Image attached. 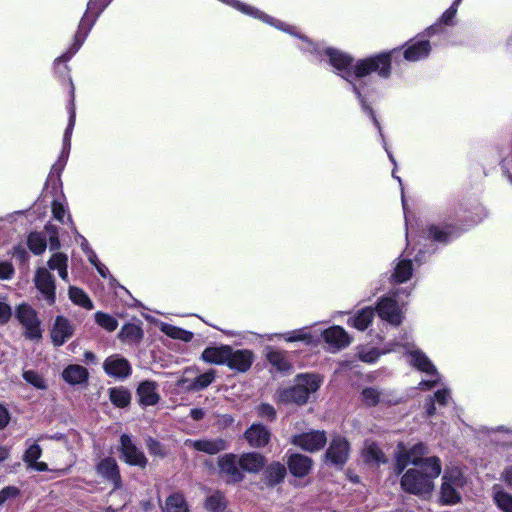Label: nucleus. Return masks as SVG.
Wrapping results in <instances>:
<instances>
[{
  "label": "nucleus",
  "mask_w": 512,
  "mask_h": 512,
  "mask_svg": "<svg viewBox=\"0 0 512 512\" xmlns=\"http://www.w3.org/2000/svg\"><path fill=\"white\" fill-rule=\"evenodd\" d=\"M15 269L8 261H0V280H9L13 277Z\"/></svg>",
  "instance_id": "61"
},
{
  "label": "nucleus",
  "mask_w": 512,
  "mask_h": 512,
  "mask_svg": "<svg viewBox=\"0 0 512 512\" xmlns=\"http://www.w3.org/2000/svg\"><path fill=\"white\" fill-rule=\"evenodd\" d=\"M27 246L34 255H42L47 248V239L43 233L32 231L27 236Z\"/></svg>",
  "instance_id": "39"
},
{
  "label": "nucleus",
  "mask_w": 512,
  "mask_h": 512,
  "mask_svg": "<svg viewBox=\"0 0 512 512\" xmlns=\"http://www.w3.org/2000/svg\"><path fill=\"white\" fill-rule=\"evenodd\" d=\"M243 474H259L267 463L264 454L257 451L244 452L238 455Z\"/></svg>",
  "instance_id": "24"
},
{
  "label": "nucleus",
  "mask_w": 512,
  "mask_h": 512,
  "mask_svg": "<svg viewBox=\"0 0 512 512\" xmlns=\"http://www.w3.org/2000/svg\"><path fill=\"white\" fill-rule=\"evenodd\" d=\"M362 458L366 464H386L388 459L377 443L371 442L362 451Z\"/></svg>",
  "instance_id": "36"
},
{
  "label": "nucleus",
  "mask_w": 512,
  "mask_h": 512,
  "mask_svg": "<svg viewBox=\"0 0 512 512\" xmlns=\"http://www.w3.org/2000/svg\"><path fill=\"white\" fill-rule=\"evenodd\" d=\"M262 475L260 482L262 488L269 490L278 488L281 486L287 477V468L284 463L273 460L270 463H266L264 469L261 471Z\"/></svg>",
  "instance_id": "12"
},
{
  "label": "nucleus",
  "mask_w": 512,
  "mask_h": 512,
  "mask_svg": "<svg viewBox=\"0 0 512 512\" xmlns=\"http://www.w3.org/2000/svg\"><path fill=\"white\" fill-rule=\"evenodd\" d=\"M66 163H67L66 159H61L59 157L57 162L54 163L52 168H51V171H50V174H49V179L53 180L54 175H56L57 180L60 181V175H61V173H62Z\"/></svg>",
  "instance_id": "63"
},
{
  "label": "nucleus",
  "mask_w": 512,
  "mask_h": 512,
  "mask_svg": "<svg viewBox=\"0 0 512 512\" xmlns=\"http://www.w3.org/2000/svg\"><path fill=\"white\" fill-rule=\"evenodd\" d=\"M409 463H411V460L406 454V447L403 442H399L397 445V452L395 453L394 473L396 475H403V472Z\"/></svg>",
  "instance_id": "45"
},
{
  "label": "nucleus",
  "mask_w": 512,
  "mask_h": 512,
  "mask_svg": "<svg viewBox=\"0 0 512 512\" xmlns=\"http://www.w3.org/2000/svg\"><path fill=\"white\" fill-rule=\"evenodd\" d=\"M146 448L150 455L165 458L168 454L164 445L157 439L149 436L145 439Z\"/></svg>",
  "instance_id": "51"
},
{
  "label": "nucleus",
  "mask_w": 512,
  "mask_h": 512,
  "mask_svg": "<svg viewBox=\"0 0 512 512\" xmlns=\"http://www.w3.org/2000/svg\"><path fill=\"white\" fill-rule=\"evenodd\" d=\"M68 264V257L62 252H56L52 254L47 262V266L51 270H58Z\"/></svg>",
  "instance_id": "56"
},
{
  "label": "nucleus",
  "mask_w": 512,
  "mask_h": 512,
  "mask_svg": "<svg viewBox=\"0 0 512 512\" xmlns=\"http://www.w3.org/2000/svg\"><path fill=\"white\" fill-rule=\"evenodd\" d=\"M108 395L110 402L116 407V408H126L131 403V392L130 390L125 386H115L108 389Z\"/></svg>",
  "instance_id": "33"
},
{
  "label": "nucleus",
  "mask_w": 512,
  "mask_h": 512,
  "mask_svg": "<svg viewBox=\"0 0 512 512\" xmlns=\"http://www.w3.org/2000/svg\"><path fill=\"white\" fill-rule=\"evenodd\" d=\"M460 480V473L453 475L445 473L442 477L439 502L441 505H455L461 501V495L456 489Z\"/></svg>",
  "instance_id": "19"
},
{
  "label": "nucleus",
  "mask_w": 512,
  "mask_h": 512,
  "mask_svg": "<svg viewBox=\"0 0 512 512\" xmlns=\"http://www.w3.org/2000/svg\"><path fill=\"white\" fill-rule=\"evenodd\" d=\"M375 313L384 321L391 325L400 326L403 321V316L398 302L393 297H381L378 299Z\"/></svg>",
  "instance_id": "13"
},
{
  "label": "nucleus",
  "mask_w": 512,
  "mask_h": 512,
  "mask_svg": "<svg viewBox=\"0 0 512 512\" xmlns=\"http://www.w3.org/2000/svg\"><path fill=\"white\" fill-rule=\"evenodd\" d=\"M243 438L251 448L263 449L270 444L272 432L264 424L255 422L244 431Z\"/></svg>",
  "instance_id": "14"
},
{
  "label": "nucleus",
  "mask_w": 512,
  "mask_h": 512,
  "mask_svg": "<svg viewBox=\"0 0 512 512\" xmlns=\"http://www.w3.org/2000/svg\"><path fill=\"white\" fill-rule=\"evenodd\" d=\"M15 316L19 323L25 328V337L29 340L42 338L41 321L37 312L27 303H21L16 308Z\"/></svg>",
  "instance_id": "8"
},
{
  "label": "nucleus",
  "mask_w": 512,
  "mask_h": 512,
  "mask_svg": "<svg viewBox=\"0 0 512 512\" xmlns=\"http://www.w3.org/2000/svg\"><path fill=\"white\" fill-rule=\"evenodd\" d=\"M94 318L96 324L108 332H113L118 327L117 319L108 313L98 311L95 313Z\"/></svg>",
  "instance_id": "47"
},
{
  "label": "nucleus",
  "mask_w": 512,
  "mask_h": 512,
  "mask_svg": "<svg viewBox=\"0 0 512 512\" xmlns=\"http://www.w3.org/2000/svg\"><path fill=\"white\" fill-rule=\"evenodd\" d=\"M69 119L67 127L64 131L63 140H71L73 129L76 122V107H75V87L71 88L70 101L68 106Z\"/></svg>",
  "instance_id": "44"
},
{
  "label": "nucleus",
  "mask_w": 512,
  "mask_h": 512,
  "mask_svg": "<svg viewBox=\"0 0 512 512\" xmlns=\"http://www.w3.org/2000/svg\"><path fill=\"white\" fill-rule=\"evenodd\" d=\"M401 49L403 59L408 62H416L429 56L432 47L429 40L426 39H410L405 42Z\"/></svg>",
  "instance_id": "16"
},
{
  "label": "nucleus",
  "mask_w": 512,
  "mask_h": 512,
  "mask_svg": "<svg viewBox=\"0 0 512 512\" xmlns=\"http://www.w3.org/2000/svg\"><path fill=\"white\" fill-rule=\"evenodd\" d=\"M323 340L336 350L346 348L351 343V337L341 326H331L322 332Z\"/></svg>",
  "instance_id": "26"
},
{
  "label": "nucleus",
  "mask_w": 512,
  "mask_h": 512,
  "mask_svg": "<svg viewBox=\"0 0 512 512\" xmlns=\"http://www.w3.org/2000/svg\"><path fill=\"white\" fill-rule=\"evenodd\" d=\"M400 54L401 49L393 48L359 59L353 67L354 77L358 81H365V77L376 73L380 78L388 79L392 74V62H398Z\"/></svg>",
  "instance_id": "2"
},
{
  "label": "nucleus",
  "mask_w": 512,
  "mask_h": 512,
  "mask_svg": "<svg viewBox=\"0 0 512 512\" xmlns=\"http://www.w3.org/2000/svg\"><path fill=\"white\" fill-rule=\"evenodd\" d=\"M11 255L19 265H26L29 262L30 256L26 248L22 244L15 245L12 249Z\"/></svg>",
  "instance_id": "57"
},
{
  "label": "nucleus",
  "mask_w": 512,
  "mask_h": 512,
  "mask_svg": "<svg viewBox=\"0 0 512 512\" xmlns=\"http://www.w3.org/2000/svg\"><path fill=\"white\" fill-rule=\"evenodd\" d=\"M285 340L287 342H298L302 341L307 345L314 343V339L311 333L306 332L304 329H296L286 334Z\"/></svg>",
  "instance_id": "53"
},
{
  "label": "nucleus",
  "mask_w": 512,
  "mask_h": 512,
  "mask_svg": "<svg viewBox=\"0 0 512 512\" xmlns=\"http://www.w3.org/2000/svg\"><path fill=\"white\" fill-rule=\"evenodd\" d=\"M161 331L172 339L184 342H190L194 337L193 332L167 323L162 324Z\"/></svg>",
  "instance_id": "43"
},
{
  "label": "nucleus",
  "mask_w": 512,
  "mask_h": 512,
  "mask_svg": "<svg viewBox=\"0 0 512 512\" xmlns=\"http://www.w3.org/2000/svg\"><path fill=\"white\" fill-rule=\"evenodd\" d=\"M68 295L70 300L75 304L84 309L91 310L94 305L92 300L89 298L87 293L79 287L70 286L68 289Z\"/></svg>",
  "instance_id": "40"
},
{
  "label": "nucleus",
  "mask_w": 512,
  "mask_h": 512,
  "mask_svg": "<svg viewBox=\"0 0 512 512\" xmlns=\"http://www.w3.org/2000/svg\"><path fill=\"white\" fill-rule=\"evenodd\" d=\"M254 362V354L248 349L234 350L230 348V355L227 361V367L238 373L247 372Z\"/></svg>",
  "instance_id": "23"
},
{
  "label": "nucleus",
  "mask_w": 512,
  "mask_h": 512,
  "mask_svg": "<svg viewBox=\"0 0 512 512\" xmlns=\"http://www.w3.org/2000/svg\"><path fill=\"white\" fill-rule=\"evenodd\" d=\"M351 446L349 441L342 436H335L329 443L324 453L323 461L325 464L342 470L349 460Z\"/></svg>",
  "instance_id": "7"
},
{
  "label": "nucleus",
  "mask_w": 512,
  "mask_h": 512,
  "mask_svg": "<svg viewBox=\"0 0 512 512\" xmlns=\"http://www.w3.org/2000/svg\"><path fill=\"white\" fill-rule=\"evenodd\" d=\"M375 316V310L373 307L368 306L359 310L353 317H350L347 321L348 325L359 330L365 331L372 323Z\"/></svg>",
  "instance_id": "30"
},
{
  "label": "nucleus",
  "mask_w": 512,
  "mask_h": 512,
  "mask_svg": "<svg viewBox=\"0 0 512 512\" xmlns=\"http://www.w3.org/2000/svg\"><path fill=\"white\" fill-rule=\"evenodd\" d=\"M256 412L258 417L268 420L269 422H273L277 418V411L273 407V405L269 403H261L257 406Z\"/></svg>",
  "instance_id": "54"
},
{
  "label": "nucleus",
  "mask_w": 512,
  "mask_h": 512,
  "mask_svg": "<svg viewBox=\"0 0 512 512\" xmlns=\"http://www.w3.org/2000/svg\"><path fill=\"white\" fill-rule=\"evenodd\" d=\"M65 55V53H63L61 56H59L58 58L55 59L54 61V70H55V74L57 75V77L62 80V81H68L69 85H70V90L69 92L71 91V88L74 87L73 85V82H72V79H71V76L69 74L70 72V68L69 66L67 65V62L70 60V59H63L62 57Z\"/></svg>",
  "instance_id": "46"
},
{
  "label": "nucleus",
  "mask_w": 512,
  "mask_h": 512,
  "mask_svg": "<svg viewBox=\"0 0 512 512\" xmlns=\"http://www.w3.org/2000/svg\"><path fill=\"white\" fill-rule=\"evenodd\" d=\"M138 404L141 407L157 405L161 399L158 392V384L154 380H144L136 388Z\"/></svg>",
  "instance_id": "22"
},
{
  "label": "nucleus",
  "mask_w": 512,
  "mask_h": 512,
  "mask_svg": "<svg viewBox=\"0 0 512 512\" xmlns=\"http://www.w3.org/2000/svg\"><path fill=\"white\" fill-rule=\"evenodd\" d=\"M22 377L27 383L37 389L44 390L47 388V384L43 376L34 370L24 371Z\"/></svg>",
  "instance_id": "52"
},
{
  "label": "nucleus",
  "mask_w": 512,
  "mask_h": 512,
  "mask_svg": "<svg viewBox=\"0 0 512 512\" xmlns=\"http://www.w3.org/2000/svg\"><path fill=\"white\" fill-rule=\"evenodd\" d=\"M108 3L109 0H89L86 12L98 17Z\"/></svg>",
  "instance_id": "59"
},
{
  "label": "nucleus",
  "mask_w": 512,
  "mask_h": 512,
  "mask_svg": "<svg viewBox=\"0 0 512 512\" xmlns=\"http://www.w3.org/2000/svg\"><path fill=\"white\" fill-rule=\"evenodd\" d=\"M428 467L410 468L403 473L400 485L406 493L425 498L434 490V480L442 471L441 460L438 456H430Z\"/></svg>",
  "instance_id": "1"
},
{
  "label": "nucleus",
  "mask_w": 512,
  "mask_h": 512,
  "mask_svg": "<svg viewBox=\"0 0 512 512\" xmlns=\"http://www.w3.org/2000/svg\"><path fill=\"white\" fill-rule=\"evenodd\" d=\"M290 443L303 451L314 453L326 446L327 435L324 430H312L292 435Z\"/></svg>",
  "instance_id": "10"
},
{
  "label": "nucleus",
  "mask_w": 512,
  "mask_h": 512,
  "mask_svg": "<svg viewBox=\"0 0 512 512\" xmlns=\"http://www.w3.org/2000/svg\"><path fill=\"white\" fill-rule=\"evenodd\" d=\"M494 502L502 512H512V495L506 491H496L493 495Z\"/></svg>",
  "instance_id": "48"
},
{
  "label": "nucleus",
  "mask_w": 512,
  "mask_h": 512,
  "mask_svg": "<svg viewBox=\"0 0 512 512\" xmlns=\"http://www.w3.org/2000/svg\"><path fill=\"white\" fill-rule=\"evenodd\" d=\"M234 423V417L230 414L219 415L216 421V425L219 429H227Z\"/></svg>",
  "instance_id": "64"
},
{
  "label": "nucleus",
  "mask_w": 512,
  "mask_h": 512,
  "mask_svg": "<svg viewBox=\"0 0 512 512\" xmlns=\"http://www.w3.org/2000/svg\"><path fill=\"white\" fill-rule=\"evenodd\" d=\"M74 325L65 316H56L52 325L50 336L55 347H60L74 334Z\"/></svg>",
  "instance_id": "21"
},
{
  "label": "nucleus",
  "mask_w": 512,
  "mask_h": 512,
  "mask_svg": "<svg viewBox=\"0 0 512 512\" xmlns=\"http://www.w3.org/2000/svg\"><path fill=\"white\" fill-rule=\"evenodd\" d=\"M34 283L47 303L53 305L56 301V283L54 276L46 268H38L35 272Z\"/></svg>",
  "instance_id": "18"
},
{
  "label": "nucleus",
  "mask_w": 512,
  "mask_h": 512,
  "mask_svg": "<svg viewBox=\"0 0 512 512\" xmlns=\"http://www.w3.org/2000/svg\"><path fill=\"white\" fill-rule=\"evenodd\" d=\"M97 17L90 13L85 12L78 25L77 32L74 36V42L70 48L65 52L63 59H71L74 54L78 52L82 44L84 43L88 33L93 27Z\"/></svg>",
  "instance_id": "20"
},
{
  "label": "nucleus",
  "mask_w": 512,
  "mask_h": 512,
  "mask_svg": "<svg viewBox=\"0 0 512 512\" xmlns=\"http://www.w3.org/2000/svg\"><path fill=\"white\" fill-rule=\"evenodd\" d=\"M380 351L377 348H371L369 350H362L358 352V358L365 363H375L380 357Z\"/></svg>",
  "instance_id": "60"
},
{
  "label": "nucleus",
  "mask_w": 512,
  "mask_h": 512,
  "mask_svg": "<svg viewBox=\"0 0 512 512\" xmlns=\"http://www.w3.org/2000/svg\"><path fill=\"white\" fill-rule=\"evenodd\" d=\"M215 379V371L213 369L208 370L205 373L198 375L190 385V389L199 391L207 388Z\"/></svg>",
  "instance_id": "49"
},
{
  "label": "nucleus",
  "mask_w": 512,
  "mask_h": 512,
  "mask_svg": "<svg viewBox=\"0 0 512 512\" xmlns=\"http://www.w3.org/2000/svg\"><path fill=\"white\" fill-rule=\"evenodd\" d=\"M62 377L65 382L71 385H77L87 382L89 373L84 366L71 364L63 370Z\"/></svg>",
  "instance_id": "32"
},
{
  "label": "nucleus",
  "mask_w": 512,
  "mask_h": 512,
  "mask_svg": "<svg viewBox=\"0 0 512 512\" xmlns=\"http://www.w3.org/2000/svg\"><path fill=\"white\" fill-rule=\"evenodd\" d=\"M284 464L287 468V474L290 473L296 479H303L311 473L314 461L307 455L288 450L285 454Z\"/></svg>",
  "instance_id": "11"
},
{
  "label": "nucleus",
  "mask_w": 512,
  "mask_h": 512,
  "mask_svg": "<svg viewBox=\"0 0 512 512\" xmlns=\"http://www.w3.org/2000/svg\"><path fill=\"white\" fill-rule=\"evenodd\" d=\"M367 86L368 85L366 81H358V83H352L351 89L353 93L356 95L362 110L368 114V116L373 121L374 125L380 130V122L378 121L372 106L367 102L363 95V92L365 91Z\"/></svg>",
  "instance_id": "31"
},
{
  "label": "nucleus",
  "mask_w": 512,
  "mask_h": 512,
  "mask_svg": "<svg viewBox=\"0 0 512 512\" xmlns=\"http://www.w3.org/2000/svg\"><path fill=\"white\" fill-rule=\"evenodd\" d=\"M164 512H188V506L184 496L180 493L169 495L165 501Z\"/></svg>",
  "instance_id": "42"
},
{
  "label": "nucleus",
  "mask_w": 512,
  "mask_h": 512,
  "mask_svg": "<svg viewBox=\"0 0 512 512\" xmlns=\"http://www.w3.org/2000/svg\"><path fill=\"white\" fill-rule=\"evenodd\" d=\"M464 232L465 228L456 223H446L443 226L431 224L427 227L428 238L444 245L448 244L452 239L460 237Z\"/></svg>",
  "instance_id": "15"
},
{
  "label": "nucleus",
  "mask_w": 512,
  "mask_h": 512,
  "mask_svg": "<svg viewBox=\"0 0 512 512\" xmlns=\"http://www.w3.org/2000/svg\"><path fill=\"white\" fill-rule=\"evenodd\" d=\"M411 364L421 372H425L429 375L437 374V369L426 356V354L420 350L412 351L410 353Z\"/></svg>",
  "instance_id": "37"
},
{
  "label": "nucleus",
  "mask_w": 512,
  "mask_h": 512,
  "mask_svg": "<svg viewBox=\"0 0 512 512\" xmlns=\"http://www.w3.org/2000/svg\"><path fill=\"white\" fill-rule=\"evenodd\" d=\"M453 214L456 224L465 228H469L482 222L487 217L485 207L478 201H460L453 206Z\"/></svg>",
  "instance_id": "4"
},
{
  "label": "nucleus",
  "mask_w": 512,
  "mask_h": 512,
  "mask_svg": "<svg viewBox=\"0 0 512 512\" xmlns=\"http://www.w3.org/2000/svg\"><path fill=\"white\" fill-rule=\"evenodd\" d=\"M323 54L328 57V62L337 71V75L348 82L350 86L352 83H358L353 74L354 58L350 54L333 47L326 48Z\"/></svg>",
  "instance_id": "6"
},
{
  "label": "nucleus",
  "mask_w": 512,
  "mask_h": 512,
  "mask_svg": "<svg viewBox=\"0 0 512 512\" xmlns=\"http://www.w3.org/2000/svg\"><path fill=\"white\" fill-rule=\"evenodd\" d=\"M119 452L120 458L130 466H136L140 469H145L148 464V459L144 452L137 447L129 434L123 433L119 439Z\"/></svg>",
  "instance_id": "9"
},
{
  "label": "nucleus",
  "mask_w": 512,
  "mask_h": 512,
  "mask_svg": "<svg viewBox=\"0 0 512 512\" xmlns=\"http://www.w3.org/2000/svg\"><path fill=\"white\" fill-rule=\"evenodd\" d=\"M186 445L208 455H217L226 451L230 446L229 442L224 438L187 440Z\"/></svg>",
  "instance_id": "25"
},
{
  "label": "nucleus",
  "mask_w": 512,
  "mask_h": 512,
  "mask_svg": "<svg viewBox=\"0 0 512 512\" xmlns=\"http://www.w3.org/2000/svg\"><path fill=\"white\" fill-rule=\"evenodd\" d=\"M322 379L314 373H301L295 377V384L277 390V402L284 405L303 406L309 397L321 386Z\"/></svg>",
  "instance_id": "3"
},
{
  "label": "nucleus",
  "mask_w": 512,
  "mask_h": 512,
  "mask_svg": "<svg viewBox=\"0 0 512 512\" xmlns=\"http://www.w3.org/2000/svg\"><path fill=\"white\" fill-rule=\"evenodd\" d=\"M381 393L373 387H365L361 391V400L367 407H375L380 402Z\"/></svg>",
  "instance_id": "50"
},
{
  "label": "nucleus",
  "mask_w": 512,
  "mask_h": 512,
  "mask_svg": "<svg viewBox=\"0 0 512 512\" xmlns=\"http://www.w3.org/2000/svg\"><path fill=\"white\" fill-rule=\"evenodd\" d=\"M227 505V499L220 490H216L211 495L207 496L204 502V507L209 512H223L227 508Z\"/></svg>",
  "instance_id": "38"
},
{
  "label": "nucleus",
  "mask_w": 512,
  "mask_h": 512,
  "mask_svg": "<svg viewBox=\"0 0 512 512\" xmlns=\"http://www.w3.org/2000/svg\"><path fill=\"white\" fill-rule=\"evenodd\" d=\"M230 345L221 344L219 346H208L202 354L201 359L209 364L214 365H227L228 357L230 355Z\"/></svg>",
  "instance_id": "28"
},
{
  "label": "nucleus",
  "mask_w": 512,
  "mask_h": 512,
  "mask_svg": "<svg viewBox=\"0 0 512 512\" xmlns=\"http://www.w3.org/2000/svg\"><path fill=\"white\" fill-rule=\"evenodd\" d=\"M413 273V263L410 259H402L398 262L395 267L393 278L396 283H405L411 277Z\"/></svg>",
  "instance_id": "41"
},
{
  "label": "nucleus",
  "mask_w": 512,
  "mask_h": 512,
  "mask_svg": "<svg viewBox=\"0 0 512 512\" xmlns=\"http://www.w3.org/2000/svg\"><path fill=\"white\" fill-rule=\"evenodd\" d=\"M266 359L271 366L281 373H288L293 368L292 363L286 357L285 351L270 350L266 354Z\"/></svg>",
  "instance_id": "35"
},
{
  "label": "nucleus",
  "mask_w": 512,
  "mask_h": 512,
  "mask_svg": "<svg viewBox=\"0 0 512 512\" xmlns=\"http://www.w3.org/2000/svg\"><path fill=\"white\" fill-rule=\"evenodd\" d=\"M96 472L106 480L113 483L115 488H120L122 479L116 460L113 457H106L96 465Z\"/></svg>",
  "instance_id": "27"
},
{
  "label": "nucleus",
  "mask_w": 512,
  "mask_h": 512,
  "mask_svg": "<svg viewBox=\"0 0 512 512\" xmlns=\"http://www.w3.org/2000/svg\"><path fill=\"white\" fill-rule=\"evenodd\" d=\"M143 337L144 331L141 323H125L118 333V339L128 344H139L143 340Z\"/></svg>",
  "instance_id": "29"
},
{
  "label": "nucleus",
  "mask_w": 512,
  "mask_h": 512,
  "mask_svg": "<svg viewBox=\"0 0 512 512\" xmlns=\"http://www.w3.org/2000/svg\"><path fill=\"white\" fill-rule=\"evenodd\" d=\"M21 491L16 486H6L0 490V506H2L8 500L17 498Z\"/></svg>",
  "instance_id": "58"
},
{
  "label": "nucleus",
  "mask_w": 512,
  "mask_h": 512,
  "mask_svg": "<svg viewBox=\"0 0 512 512\" xmlns=\"http://www.w3.org/2000/svg\"><path fill=\"white\" fill-rule=\"evenodd\" d=\"M103 370L109 377L115 379H126L132 374L130 362L120 354H113L103 362Z\"/></svg>",
  "instance_id": "17"
},
{
  "label": "nucleus",
  "mask_w": 512,
  "mask_h": 512,
  "mask_svg": "<svg viewBox=\"0 0 512 512\" xmlns=\"http://www.w3.org/2000/svg\"><path fill=\"white\" fill-rule=\"evenodd\" d=\"M65 207L64 205L59 202L58 200L52 201V214L53 217L58 220L60 223H64V216H65Z\"/></svg>",
  "instance_id": "62"
},
{
  "label": "nucleus",
  "mask_w": 512,
  "mask_h": 512,
  "mask_svg": "<svg viewBox=\"0 0 512 512\" xmlns=\"http://www.w3.org/2000/svg\"><path fill=\"white\" fill-rule=\"evenodd\" d=\"M42 455V448L39 444L33 443L30 445L23 455V461L29 466L35 463Z\"/></svg>",
  "instance_id": "55"
},
{
  "label": "nucleus",
  "mask_w": 512,
  "mask_h": 512,
  "mask_svg": "<svg viewBox=\"0 0 512 512\" xmlns=\"http://www.w3.org/2000/svg\"><path fill=\"white\" fill-rule=\"evenodd\" d=\"M429 453V448L426 443L419 442L413 445L409 450L406 449V454L411 460V464L419 468L428 467L427 459L429 457H424Z\"/></svg>",
  "instance_id": "34"
},
{
  "label": "nucleus",
  "mask_w": 512,
  "mask_h": 512,
  "mask_svg": "<svg viewBox=\"0 0 512 512\" xmlns=\"http://www.w3.org/2000/svg\"><path fill=\"white\" fill-rule=\"evenodd\" d=\"M217 475L226 485H236L245 480L238 454L233 452L219 455L216 460Z\"/></svg>",
  "instance_id": "5"
}]
</instances>
